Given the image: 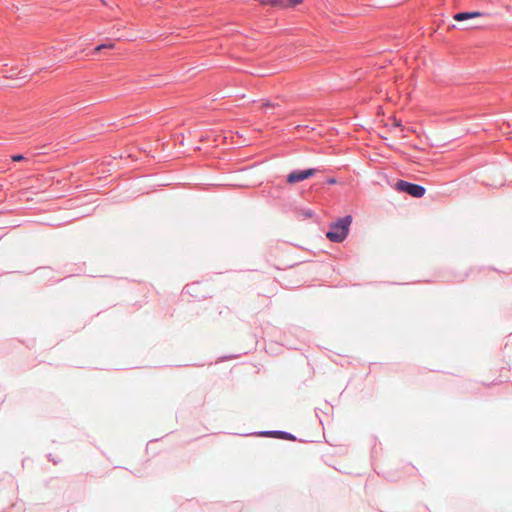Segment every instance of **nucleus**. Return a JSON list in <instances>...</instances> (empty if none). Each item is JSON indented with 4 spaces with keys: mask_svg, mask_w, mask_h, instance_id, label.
<instances>
[{
    "mask_svg": "<svg viewBox=\"0 0 512 512\" xmlns=\"http://www.w3.org/2000/svg\"><path fill=\"white\" fill-rule=\"evenodd\" d=\"M351 223V215H345L344 217L337 219L335 222H332L326 232L327 239L334 243L343 242L349 233Z\"/></svg>",
    "mask_w": 512,
    "mask_h": 512,
    "instance_id": "f257e3e1",
    "label": "nucleus"
},
{
    "mask_svg": "<svg viewBox=\"0 0 512 512\" xmlns=\"http://www.w3.org/2000/svg\"><path fill=\"white\" fill-rule=\"evenodd\" d=\"M395 190L401 193H406L415 198H421L424 196L426 189L424 186L408 182L402 179H399L394 186Z\"/></svg>",
    "mask_w": 512,
    "mask_h": 512,
    "instance_id": "f03ea898",
    "label": "nucleus"
},
{
    "mask_svg": "<svg viewBox=\"0 0 512 512\" xmlns=\"http://www.w3.org/2000/svg\"><path fill=\"white\" fill-rule=\"evenodd\" d=\"M317 172L316 168H308L304 170H293L286 176V182L289 184H295L298 182H302L312 176Z\"/></svg>",
    "mask_w": 512,
    "mask_h": 512,
    "instance_id": "7ed1b4c3",
    "label": "nucleus"
},
{
    "mask_svg": "<svg viewBox=\"0 0 512 512\" xmlns=\"http://www.w3.org/2000/svg\"><path fill=\"white\" fill-rule=\"evenodd\" d=\"M257 435L264 436V437H274V438L290 440V441L296 440L295 435L291 434L290 432H286V431H282V430L260 431L257 433Z\"/></svg>",
    "mask_w": 512,
    "mask_h": 512,
    "instance_id": "20e7f679",
    "label": "nucleus"
},
{
    "mask_svg": "<svg viewBox=\"0 0 512 512\" xmlns=\"http://www.w3.org/2000/svg\"><path fill=\"white\" fill-rule=\"evenodd\" d=\"M484 13L480 11H461L453 15V19L458 22L466 21L469 19L483 16Z\"/></svg>",
    "mask_w": 512,
    "mask_h": 512,
    "instance_id": "39448f33",
    "label": "nucleus"
},
{
    "mask_svg": "<svg viewBox=\"0 0 512 512\" xmlns=\"http://www.w3.org/2000/svg\"><path fill=\"white\" fill-rule=\"evenodd\" d=\"M302 2L303 0H273L272 6L281 8H294Z\"/></svg>",
    "mask_w": 512,
    "mask_h": 512,
    "instance_id": "423d86ee",
    "label": "nucleus"
},
{
    "mask_svg": "<svg viewBox=\"0 0 512 512\" xmlns=\"http://www.w3.org/2000/svg\"><path fill=\"white\" fill-rule=\"evenodd\" d=\"M112 48H114V43H112V42L99 44L94 48V54L100 53L103 49H112Z\"/></svg>",
    "mask_w": 512,
    "mask_h": 512,
    "instance_id": "0eeeda50",
    "label": "nucleus"
},
{
    "mask_svg": "<svg viewBox=\"0 0 512 512\" xmlns=\"http://www.w3.org/2000/svg\"><path fill=\"white\" fill-rule=\"evenodd\" d=\"M11 159L15 162H19L25 159V156L23 154H14L11 156Z\"/></svg>",
    "mask_w": 512,
    "mask_h": 512,
    "instance_id": "6e6552de",
    "label": "nucleus"
},
{
    "mask_svg": "<svg viewBox=\"0 0 512 512\" xmlns=\"http://www.w3.org/2000/svg\"><path fill=\"white\" fill-rule=\"evenodd\" d=\"M47 458L49 461L53 462L54 464H58L61 461L60 459L54 458L51 453L47 455Z\"/></svg>",
    "mask_w": 512,
    "mask_h": 512,
    "instance_id": "1a4fd4ad",
    "label": "nucleus"
},
{
    "mask_svg": "<svg viewBox=\"0 0 512 512\" xmlns=\"http://www.w3.org/2000/svg\"><path fill=\"white\" fill-rule=\"evenodd\" d=\"M326 183L329 184V185H334L337 183V179L334 178V177H330L326 180Z\"/></svg>",
    "mask_w": 512,
    "mask_h": 512,
    "instance_id": "9d476101",
    "label": "nucleus"
},
{
    "mask_svg": "<svg viewBox=\"0 0 512 512\" xmlns=\"http://www.w3.org/2000/svg\"><path fill=\"white\" fill-rule=\"evenodd\" d=\"M304 215L308 218H311L314 215V212L308 209L307 211H305Z\"/></svg>",
    "mask_w": 512,
    "mask_h": 512,
    "instance_id": "9b49d317",
    "label": "nucleus"
}]
</instances>
